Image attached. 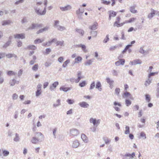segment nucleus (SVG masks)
<instances>
[{"mask_svg": "<svg viewBox=\"0 0 159 159\" xmlns=\"http://www.w3.org/2000/svg\"><path fill=\"white\" fill-rule=\"evenodd\" d=\"M109 35L107 34L106 35V38L103 40V42L104 43H106L107 42L109 41Z\"/></svg>", "mask_w": 159, "mask_h": 159, "instance_id": "nucleus-53", "label": "nucleus"}, {"mask_svg": "<svg viewBox=\"0 0 159 159\" xmlns=\"http://www.w3.org/2000/svg\"><path fill=\"white\" fill-rule=\"evenodd\" d=\"M64 61V58L62 57H60L58 58V61L60 63H62Z\"/></svg>", "mask_w": 159, "mask_h": 159, "instance_id": "nucleus-57", "label": "nucleus"}, {"mask_svg": "<svg viewBox=\"0 0 159 159\" xmlns=\"http://www.w3.org/2000/svg\"><path fill=\"white\" fill-rule=\"evenodd\" d=\"M23 70L20 69L18 72V75L19 77H20V76L22 75L23 73Z\"/></svg>", "mask_w": 159, "mask_h": 159, "instance_id": "nucleus-63", "label": "nucleus"}, {"mask_svg": "<svg viewBox=\"0 0 159 159\" xmlns=\"http://www.w3.org/2000/svg\"><path fill=\"white\" fill-rule=\"evenodd\" d=\"M16 137L14 138V140L16 142H18L19 141V135L17 134H16Z\"/></svg>", "mask_w": 159, "mask_h": 159, "instance_id": "nucleus-36", "label": "nucleus"}, {"mask_svg": "<svg viewBox=\"0 0 159 159\" xmlns=\"http://www.w3.org/2000/svg\"><path fill=\"white\" fill-rule=\"evenodd\" d=\"M158 72H152L150 73L148 76V78H150L151 76H154L155 74H158Z\"/></svg>", "mask_w": 159, "mask_h": 159, "instance_id": "nucleus-55", "label": "nucleus"}, {"mask_svg": "<svg viewBox=\"0 0 159 159\" xmlns=\"http://www.w3.org/2000/svg\"><path fill=\"white\" fill-rule=\"evenodd\" d=\"M120 89L119 88H116L115 90V93L116 94L118 95L120 92Z\"/></svg>", "mask_w": 159, "mask_h": 159, "instance_id": "nucleus-59", "label": "nucleus"}, {"mask_svg": "<svg viewBox=\"0 0 159 159\" xmlns=\"http://www.w3.org/2000/svg\"><path fill=\"white\" fill-rule=\"evenodd\" d=\"M11 22L9 20H4L2 22V25H6L10 24Z\"/></svg>", "mask_w": 159, "mask_h": 159, "instance_id": "nucleus-23", "label": "nucleus"}, {"mask_svg": "<svg viewBox=\"0 0 159 159\" xmlns=\"http://www.w3.org/2000/svg\"><path fill=\"white\" fill-rule=\"evenodd\" d=\"M42 45L43 46H49L51 45V44L49 41L48 42H47L46 43H43Z\"/></svg>", "mask_w": 159, "mask_h": 159, "instance_id": "nucleus-60", "label": "nucleus"}, {"mask_svg": "<svg viewBox=\"0 0 159 159\" xmlns=\"http://www.w3.org/2000/svg\"><path fill=\"white\" fill-rule=\"evenodd\" d=\"M71 87H66L63 86L61 87L59 89L61 91H63L65 92H66L68 91L71 90Z\"/></svg>", "mask_w": 159, "mask_h": 159, "instance_id": "nucleus-13", "label": "nucleus"}, {"mask_svg": "<svg viewBox=\"0 0 159 159\" xmlns=\"http://www.w3.org/2000/svg\"><path fill=\"white\" fill-rule=\"evenodd\" d=\"M60 9L61 10L63 11H66L68 10H69L71 8V7L70 5H67L64 7H60Z\"/></svg>", "mask_w": 159, "mask_h": 159, "instance_id": "nucleus-11", "label": "nucleus"}, {"mask_svg": "<svg viewBox=\"0 0 159 159\" xmlns=\"http://www.w3.org/2000/svg\"><path fill=\"white\" fill-rule=\"evenodd\" d=\"M95 86V83L94 81L91 84L89 88V89H93Z\"/></svg>", "mask_w": 159, "mask_h": 159, "instance_id": "nucleus-50", "label": "nucleus"}, {"mask_svg": "<svg viewBox=\"0 0 159 159\" xmlns=\"http://www.w3.org/2000/svg\"><path fill=\"white\" fill-rule=\"evenodd\" d=\"M64 43V41L62 40L61 41H57L56 43V45L58 46L60 45L62 46Z\"/></svg>", "mask_w": 159, "mask_h": 159, "instance_id": "nucleus-46", "label": "nucleus"}, {"mask_svg": "<svg viewBox=\"0 0 159 159\" xmlns=\"http://www.w3.org/2000/svg\"><path fill=\"white\" fill-rule=\"evenodd\" d=\"M151 12L148 15V17L149 19H151L153 17L154 15L156 14V10L152 8L151 9Z\"/></svg>", "mask_w": 159, "mask_h": 159, "instance_id": "nucleus-10", "label": "nucleus"}, {"mask_svg": "<svg viewBox=\"0 0 159 159\" xmlns=\"http://www.w3.org/2000/svg\"><path fill=\"white\" fill-rule=\"evenodd\" d=\"M59 21L58 20H55L54 24V26L55 27L57 28L58 27V26H59V25H58V24H59Z\"/></svg>", "mask_w": 159, "mask_h": 159, "instance_id": "nucleus-39", "label": "nucleus"}, {"mask_svg": "<svg viewBox=\"0 0 159 159\" xmlns=\"http://www.w3.org/2000/svg\"><path fill=\"white\" fill-rule=\"evenodd\" d=\"M5 56H6L8 58H11L13 57H14L15 58L17 57L16 55L14 54L9 53L7 54H6Z\"/></svg>", "mask_w": 159, "mask_h": 159, "instance_id": "nucleus-25", "label": "nucleus"}, {"mask_svg": "<svg viewBox=\"0 0 159 159\" xmlns=\"http://www.w3.org/2000/svg\"><path fill=\"white\" fill-rule=\"evenodd\" d=\"M43 24H42L37 23L35 24L34 23H33L31 25L29 28H28V30H31L34 29H36L38 28L42 27H43Z\"/></svg>", "mask_w": 159, "mask_h": 159, "instance_id": "nucleus-3", "label": "nucleus"}, {"mask_svg": "<svg viewBox=\"0 0 159 159\" xmlns=\"http://www.w3.org/2000/svg\"><path fill=\"white\" fill-rule=\"evenodd\" d=\"M120 16H117L116 17V21L115 22L113 25V26L114 27H121L123 26L124 24L125 23V22L120 23Z\"/></svg>", "mask_w": 159, "mask_h": 159, "instance_id": "nucleus-4", "label": "nucleus"}, {"mask_svg": "<svg viewBox=\"0 0 159 159\" xmlns=\"http://www.w3.org/2000/svg\"><path fill=\"white\" fill-rule=\"evenodd\" d=\"M57 130V128H54L53 129V135L54 137L55 138H56V133Z\"/></svg>", "mask_w": 159, "mask_h": 159, "instance_id": "nucleus-42", "label": "nucleus"}, {"mask_svg": "<svg viewBox=\"0 0 159 159\" xmlns=\"http://www.w3.org/2000/svg\"><path fill=\"white\" fill-rule=\"evenodd\" d=\"M126 130L125 131V134H128L129 133V128L128 126H126L125 127Z\"/></svg>", "mask_w": 159, "mask_h": 159, "instance_id": "nucleus-40", "label": "nucleus"}, {"mask_svg": "<svg viewBox=\"0 0 159 159\" xmlns=\"http://www.w3.org/2000/svg\"><path fill=\"white\" fill-rule=\"evenodd\" d=\"M106 80L107 83L109 84V87L111 89H112L114 87L113 84L114 81L112 79H110L109 77H107Z\"/></svg>", "mask_w": 159, "mask_h": 159, "instance_id": "nucleus-5", "label": "nucleus"}, {"mask_svg": "<svg viewBox=\"0 0 159 159\" xmlns=\"http://www.w3.org/2000/svg\"><path fill=\"white\" fill-rule=\"evenodd\" d=\"M98 23H94L92 25L89 26V28L91 30H95L97 29Z\"/></svg>", "mask_w": 159, "mask_h": 159, "instance_id": "nucleus-17", "label": "nucleus"}, {"mask_svg": "<svg viewBox=\"0 0 159 159\" xmlns=\"http://www.w3.org/2000/svg\"><path fill=\"white\" fill-rule=\"evenodd\" d=\"M11 40H8L7 43H6L3 46V48H7L8 46L11 43Z\"/></svg>", "mask_w": 159, "mask_h": 159, "instance_id": "nucleus-38", "label": "nucleus"}, {"mask_svg": "<svg viewBox=\"0 0 159 159\" xmlns=\"http://www.w3.org/2000/svg\"><path fill=\"white\" fill-rule=\"evenodd\" d=\"M6 53L4 52L0 53V59L5 57Z\"/></svg>", "mask_w": 159, "mask_h": 159, "instance_id": "nucleus-56", "label": "nucleus"}, {"mask_svg": "<svg viewBox=\"0 0 159 159\" xmlns=\"http://www.w3.org/2000/svg\"><path fill=\"white\" fill-rule=\"evenodd\" d=\"M2 152L3 156L5 157L8 156L9 154V152L7 150H2Z\"/></svg>", "mask_w": 159, "mask_h": 159, "instance_id": "nucleus-37", "label": "nucleus"}, {"mask_svg": "<svg viewBox=\"0 0 159 159\" xmlns=\"http://www.w3.org/2000/svg\"><path fill=\"white\" fill-rule=\"evenodd\" d=\"M135 6H131L129 7V11L132 13H137L138 11L136 10H135Z\"/></svg>", "mask_w": 159, "mask_h": 159, "instance_id": "nucleus-19", "label": "nucleus"}, {"mask_svg": "<svg viewBox=\"0 0 159 159\" xmlns=\"http://www.w3.org/2000/svg\"><path fill=\"white\" fill-rule=\"evenodd\" d=\"M9 84L11 86H13L15 84V80L13 79L10 80Z\"/></svg>", "mask_w": 159, "mask_h": 159, "instance_id": "nucleus-41", "label": "nucleus"}, {"mask_svg": "<svg viewBox=\"0 0 159 159\" xmlns=\"http://www.w3.org/2000/svg\"><path fill=\"white\" fill-rule=\"evenodd\" d=\"M27 48L29 49H31V50H35L37 48V47L35 46L34 45H29L27 47Z\"/></svg>", "mask_w": 159, "mask_h": 159, "instance_id": "nucleus-33", "label": "nucleus"}, {"mask_svg": "<svg viewBox=\"0 0 159 159\" xmlns=\"http://www.w3.org/2000/svg\"><path fill=\"white\" fill-rule=\"evenodd\" d=\"M80 143L77 140H75L72 142L71 146L73 148H77L80 145Z\"/></svg>", "mask_w": 159, "mask_h": 159, "instance_id": "nucleus-6", "label": "nucleus"}, {"mask_svg": "<svg viewBox=\"0 0 159 159\" xmlns=\"http://www.w3.org/2000/svg\"><path fill=\"white\" fill-rule=\"evenodd\" d=\"M75 31L79 33L81 36H83L84 34V31L80 29L76 28L75 29Z\"/></svg>", "mask_w": 159, "mask_h": 159, "instance_id": "nucleus-15", "label": "nucleus"}, {"mask_svg": "<svg viewBox=\"0 0 159 159\" xmlns=\"http://www.w3.org/2000/svg\"><path fill=\"white\" fill-rule=\"evenodd\" d=\"M90 33L92 34L93 37H96L97 35V31H91Z\"/></svg>", "mask_w": 159, "mask_h": 159, "instance_id": "nucleus-32", "label": "nucleus"}, {"mask_svg": "<svg viewBox=\"0 0 159 159\" xmlns=\"http://www.w3.org/2000/svg\"><path fill=\"white\" fill-rule=\"evenodd\" d=\"M18 98V95L16 93H14L12 96V99L13 100H15L17 99Z\"/></svg>", "mask_w": 159, "mask_h": 159, "instance_id": "nucleus-52", "label": "nucleus"}, {"mask_svg": "<svg viewBox=\"0 0 159 159\" xmlns=\"http://www.w3.org/2000/svg\"><path fill=\"white\" fill-rule=\"evenodd\" d=\"M79 105L81 107L87 108L89 106V105L85 102H82L79 103Z\"/></svg>", "mask_w": 159, "mask_h": 159, "instance_id": "nucleus-12", "label": "nucleus"}, {"mask_svg": "<svg viewBox=\"0 0 159 159\" xmlns=\"http://www.w3.org/2000/svg\"><path fill=\"white\" fill-rule=\"evenodd\" d=\"M41 90H37L36 92V96L37 97L39 96L41 93V92L40 91Z\"/></svg>", "mask_w": 159, "mask_h": 159, "instance_id": "nucleus-58", "label": "nucleus"}, {"mask_svg": "<svg viewBox=\"0 0 159 159\" xmlns=\"http://www.w3.org/2000/svg\"><path fill=\"white\" fill-rule=\"evenodd\" d=\"M67 102L70 104H72L74 103V101L73 100H71L70 99H68L67 100Z\"/></svg>", "mask_w": 159, "mask_h": 159, "instance_id": "nucleus-54", "label": "nucleus"}, {"mask_svg": "<svg viewBox=\"0 0 159 159\" xmlns=\"http://www.w3.org/2000/svg\"><path fill=\"white\" fill-rule=\"evenodd\" d=\"M104 141L105 143L107 144L110 143L111 141V140L109 139L108 138L104 139Z\"/></svg>", "mask_w": 159, "mask_h": 159, "instance_id": "nucleus-64", "label": "nucleus"}, {"mask_svg": "<svg viewBox=\"0 0 159 159\" xmlns=\"http://www.w3.org/2000/svg\"><path fill=\"white\" fill-rule=\"evenodd\" d=\"M70 61V60L69 59L67 60L66 61H65L63 63L62 65V67L64 68H65L67 65L69 64Z\"/></svg>", "mask_w": 159, "mask_h": 159, "instance_id": "nucleus-27", "label": "nucleus"}, {"mask_svg": "<svg viewBox=\"0 0 159 159\" xmlns=\"http://www.w3.org/2000/svg\"><path fill=\"white\" fill-rule=\"evenodd\" d=\"M140 136L142 137H144V139H146V134H145V133L144 132H142L141 133Z\"/></svg>", "mask_w": 159, "mask_h": 159, "instance_id": "nucleus-62", "label": "nucleus"}, {"mask_svg": "<svg viewBox=\"0 0 159 159\" xmlns=\"http://www.w3.org/2000/svg\"><path fill=\"white\" fill-rule=\"evenodd\" d=\"M81 138L84 142L87 143L88 142V139L84 134H81Z\"/></svg>", "mask_w": 159, "mask_h": 159, "instance_id": "nucleus-14", "label": "nucleus"}, {"mask_svg": "<svg viewBox=\"0 0 159 159\" xmlns=\"http://www.w3.org/2000/svg\"><path fill=\"white\" fill-rule=\"evenodd\" d=\"M151 83V80L148 78L145 81L144 85L146 86H147Z\"/></svg>", "mask_w": 159, "mask_h": 159, "instance_id": "nucleus-31", "label": "nucleus"}, {"mask_svg": "<svg viewBox=\"0 0 159 159\" xmlns=\"http://www.w3.org/2000/svg\"><path fill=\"white\" fill-rule=\"evenodd\" d=\"M61 105V100L60 99H57L56 103H54L53 104V107L54 108H56V107L59 106Z\"/></svg>", "mask_w": 159, "mask_h": 159, "instance_id": "nucleus-18", "label": "nucleus"}, {"mask_svg": "<svg viewBox=\"0 0 159 159\" xmlns=\"http://www.w3.org/2000/svg\"><path fill=\"white\" fill-rule=\"evenodd\" d=\"M34 9L35 13L39 15H44L46 14V7L44 8L43 10L42 11V10L37 7H34Z\"/></svg>", "mask_w": 159, "mask_h": 159, "instance_id": "nucleus-1", "label": "nucleus"}, {"mask_svg": "<svg viewBox=\"0 0 159 159\" xmlns=\"http://www.w3.org/2000/svg\"><path fill=\"white\" fill-rule=\"evenodd\" d=\"M38 64H35L32 67V70L34 71H36L38 69Z\"/></svg>", "mask_w": 159, "mask_h": 159, "instance_id": "nucleus-28", "label": "nucleus"}, {"mask_svg": "<svg viewBox=\"0 0 159 159\" xmlns=\"http://www.w3.org/2000/svg\"><path fill=\"white\" fill-rule=\"evenodd\" d=\"M16 73H15L14 71H9L7 72V74L8 75H15L16 74Z\"/></svg>", "mask_w": 159, "mask_h": 159, "instance_id": "nucleus-48", "label": "nucleus"}, {"mask_svg": "<svg viewBox=\"0 0 159 159\" xmlns=\"http://www.w3.org/2000/svg\"><path fill=\"white\" fill-rule=\"evenodd\" d=\"M14 37L15 38L17 39H24L25 38V34L24 33H21L20 34H14Z\"/></svg>", "mask_w": 159, "mask_h": 159, "instance_id": "nucleus-7", "label": "nucleus"}, {"mask_svg": "<svg viewBox=\"0 0 159 159\" xmlns=\"http://www.w3.org/2000/svg\"><path fill=\"white\" fill-rule=\"evenodd\" d=\"M136 20V18H130L128 20V21H125V23H131L134 20Z\"/></svg>", "mask_w": 159, "mask_h": 159, "instance_id": "nucleus-34", "label": "nucleus"}, {"mask_svg": "<svg viewBox=\"0 0 159 159\" xmlns=\"http://www.w3.org/2000/svg\"><path fill=\"white\" fill-rule=\"evenodd\" d=\"M109 12H110L109 15L112 17H115L116 16V12H114L113 11H110Z\"/></svg>", "mask_w": 159, "mask_h": 159, "instance_id": "nucleus-47", "label": "nucleus"}, {"mask_svg": "<svg viewBox=\"0 0 159 159\" xmlns=\"http://www.w3.org/2000/svg\"><path fill=\"white\" fill-rule=\"evenodd\" d=\"M59 83L58 81H56L53 83L50 86L49 89L51 91H52L56 88L58 85Z\"/></svg>", "mask_w": 159, "mask_h": 159, "instance_id": "nucleus-8", "label": "nucleus"}, {"mask_svg": "<svg viewBox=\"0 0 159 159\" xmlns=\"http://www.w3.org/2000/svg\"><path fill=\"white\" fill-rule=\"evenodd\" d=\"M43 41V40L41 41V40L39 39H36L34 41V43L35 44L40 43H42Z\"/></svg>", "mask_w": 159, "mask_h": 159, "instance_id": "nucleus-44", "label": "nucleus"}, {"mask_svg": "<svg viewBox=\"0 0 159 159\" xmlns=\"http://www.w3.org/2000/svg\"><path fill=\"white\" fill-rule=\"evenodd\" d=\"M82 60V58L78 56L75 59V61L74 63H78L80 62H81Z\"/></svg>", "mask_w": 159, "mask_h": 159, "instance_id": "nucleus-22", "label": "nucleus"}, {"mask_svg": "<svg viewBox=\"0 0 159 159\" xmlns=\"http://www.w3.org/2000/svg\"><path fill=\"white\" fill-rule=\"evenodd\" d=\"M131 63V65H136L137 64H141L142 63V61L139 59H137L133 60L132 61L130 62V64Z\"/></svg>", "mask_w": 159, "mask_h": 159, "instance_id": "nucleus-9", "label": "nucleus"}, {"mask_svg": "<svg viewBox=\"0 0 159 159\" xmlns=\"http://www.w3.org/2000/svg\"><path fill=\"white\" fill-rule=\"evenodd\" d=\"M102 86L100 82H98L96 85V89H98L99 91L102 90Z\"/></svg>", "mask_w": 159, "mask_h": 159, "instance_id": "nucleus-21", "label": "nucleus"}, {"mask_svg": "<svg viewBox=\"0 0 159 159\" xmlns=\"http://www.w3.org/2000/svg\"><path fill=\"white\" fill-rule=\"evenodd\" d=\"M89 121L90 123H92L94 125H95L96 124V120L95 119H93V118H91Z\"/></svg>", "mask_w": 159, "mask_h": 159, "instance_id": "nucleus-29", "label": "nucleus"}, {"mask_svg": "<svg viewBox=\"0 0 159 159\" xmlns=\"http://www.w3.org/2000/svg\"><path fill=\"white\" fill-rule=\"evenodd\" d=\"M139 52L142 54L147 53V52L145 50H143V47H142L140 48L139 50Z\"/></svg>", "mask_w": 159, "mask_h": 159, "instance_id": "nucleus-35", "label": "nucleus"}, {"mask_svg": "<svg viewBox=\"0 0 159 159\" xmlns=\"http://www.w3.org/2000/svg\"><path fill=\"white\" fill-rule=\"evenodd\" d=\"M17 45L18 47H21L22 46V42L20 41H17Z\"/></svg>", "mask_w": 159, "mask_h": 159, "instance_id": "nucleus-61", "label": "nucleus"}, {"mask_svg": "<svg viewBox=\"0 0 159 159\" xmlns=\"http://www.w3.org/2000/svg\"><path fill=\"white\" fill-rule=\"evenodd\" d=\"M79 133V130L75 128H72L70 130V135L71 136H77Z\"/></svg>", "mask_w": 159, "mask_h": 159, "instance_id": "nucleus-2", "label": "nucleus"}, {"mask_svg": "<svg viewBox=\"0 0 159 159\" xmlns=\"http://www.w3.org/2000/svg\"><path fill=\"white\" fill-rule=\"evenodd\" d=\"M125 102L126 106L128 107L131 104V101L128 99H126Z\"/></svg>", "mask_w": 159, "mask_h": 159, "instance_id": "nucleus-45", "label": "nucleus"}, {"mask_svg": "<svg viewBox=\"0 0 159 159\" xmlns=\"http://www.w3.org/2000/svg\"><path fill=\"white\" fill-rule=\"evenodd\" d=\"M78 47H81L84 52H86L87 51L86 49V46L84 45L80 44L78 45Z\"/></svg>", "mask_w": 159, "mask_h": 159, "instance_id": "nucleus-24", "label": "nucleus"}, {"mask_svg": "<svg viewBox=\"0 0 159 159\" xmlns=\"http://www.w3.org/2000/svg\"><path fill=\"white\" fill-rule=\"evenodd\" d=\"M39 141H40V139L36 137H32L31 140V142L34 144L37 143Z\"/></svg>", "mask_w": 159, "mask_h": 159, "instance_id": "nucleus-16", "label": "nucleus"}, {"mask_svg": "<svg viewBox=\"0 0 159 159\" xmlns=\"http://www.w3.org/2000/svg\"><path fill=\"white\" fill-rule=\"evenodd\" d=\"M57 29L60 31H63L66 30V28L64 27L59 25L58 27L57 28Z\"/></svg>", "mask_w": 159, "mask_h": 159, "instance_id": "nucleus-30", "label": "nucleus"}, {"mask_svg": "<svg viewBox=\"0 0 159 159\" xmlns=\"http://www.w3.org/2000/svg\"><path fill=\"white\" fill-rule=\"evenodd\" d=\"M86 84L85 81H83L82 82L80 83L79 85L80 87H84Z\"/></svg>", "mask_w": 159, "mask_h": 159, "instance_id": "nucleus-51", "label": "nucleus"}, {"mask_svg": "<svg viewBox=\"0 0 159 159\" xmlns=\"http://www.w3.org/2000/svg\"><path fill=\"white\" fill-rule=\"evenodd\" d=\"M94 59L89 60L85 63V65L86 66H89L92 64L93 61Z\"/></svg>", "mask_w": 159, "mask_h": 159, "instance_id": "nucleus-26", "label": "nucleus"}, {"mask_svg": "<svg viewBox=\"0 0 159 159\" xmlns=\"http://www.w3.org/2000/svg\"><path fill=\"white\" fill-rule=\"evenodd\" d=\"M130 96H131L130 93L128 92H126L124 93V98H127L128 97H129Z\"/></svg>", "mask_w": 159, "mask_h": 159, "instance_id": "nucleus-49", "label": "nucleus"}, {"mask_svg": "<svg viewBox=\"0 0 159 159\" xmlns=\"http://www.w3.org/2000/svg\"><path fill=\"white\" fill-rule=\"evenodd\" d=\"M113 76L117 77L119 75V71L115 70H113L111 71Z\"/></svg>", "mask_w": 159, "mask_h": 159, "instance_id": "nucleus-20", "label": "nucleus"}, {"mask_svg": "<svg viewBox=\"0 0 159 159\" xmlns=\"http://www.w3.org/2000/svg\"><path fill=\"white\" fill-rule=\"evenodd\" d=\"M146 100L148 102H149L151 100V98L150 96L148 94H146L145 95Z\"/></svg>", "mask_w": 159, "mask_h": 159, "instance_id": "nucleus-43", "label": "nucleus"}]
</instances>
